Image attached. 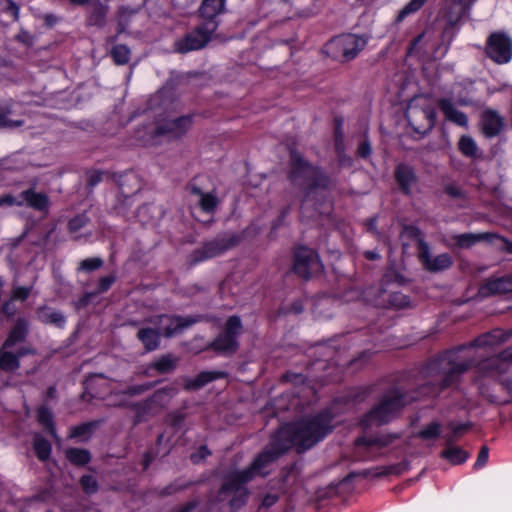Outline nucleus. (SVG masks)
I'll list each match as a JSON object with an SVG mask.
<instances>
[{
  "label": "nucleus",
  "mask_w": 512,
  "mask_h": 512,
  "mask_svg": "<svg viewBox=\"0 0 512 512\" xmlns=\"http://www.w3.org/2000/svg\"><path fill=\"white\" fill-rule=\"evenodd\" d=\"M509 334L502 330H493L475 339L467 346L445 352L431 361L427 374L434 378V383L440 389L449 387L457 382L460 375L473 365H481L483 369L494 368L499 360L512 362V348L501 352L497 357H491L495 346L504 343Z\"/></svg>",
  "instance_id": "obj_1"
},
{
  "label": "nucleus",
  "mask_w": 512,
  "mask_h": 512,
  "mask_svg": "<svg viewBox=\"0 0 512 512\" xmlns=\"http://www.w3.org/2000/svg\"><path fill=\"white\" fill-rule=\"evenodd\" d=\"M288 450V442L283 443L275 433L259 453L251 465L241 471L229 473L223 480L222 486L216 496V503L221 512H235L240 509L248 497L245 484L256 476H265L269 473L268 467Z\"/></svg>",
  "instance_id": "obj_2"
},
{
  "label": "nucleus",
  "mask_w": 512,
  "mask_h": 512,
  "mask_svg": "<svg viewBox=\"0 0 512 512\" xmlns=\"http://www.w3.org/2000/svg\"><path fill=\"white\" fill-rule=\"evenodd\" d=\"M331 422V414L324 411L283 426L276 434L283 443L288 442V449L294 446L301 452L324 439L333 429Z\"/></svg>",
  "instance_id": "obj_3"
},
{
  "label": "nucleus",
  "mask_w": 512,
  "mask_h": 512,
  "mask_svg": "<svg viewBox=\"0 0 512 512\" xmlns=\"http://www.w3.org/2000/svg\"><path fill=\"white\" fill-rule=\"evenodd\" d=\"M290 179L295 186L306 191L307 197L315 188H325L329 184V179L325 175L317 168L307 164L302 156L295 151L291 152Z\"/></svg>",
  "instance_id": "obj_4"
},
{
  "label": "nucleus",
  "mask_w": 512,
  "mask_h": 512,
  "mask_svg": "<svg viewBox=\"0 0 512 512\" xmlns=\"http://www.w3.org/2000/svg\"><path fill=\"white\" fill-rule=\"evenodd\" d=\"M410 402L399 390L386 394L380 403L372 408L362 419L365 428L379 426L389 422L396 414Z\"/></svg>",
  "instance_id": "obj_5"
},
{
  "label": "nucleus",
  "mask_w": 512,
  "mask_h": 512,
  "mask_svg": "<svg viewBox=\"0 0 512 512\" xmlns=\"http://www.w3.org/2000/svg\"><path fill=\"white\" fill-rule=\"evenodd\" d=\"M367 38L355 34H344L332 39L326 46L328 53L334 58L351 60L364 49Z\"/></svg>",
  "instance_id": "obj_6"
},
{
  "label": "nucleus",
  "mask_w": 512,
  "mask_h": 512,
  "mask_svg": "<svg viewBox=\"0 0 512 512\" xmlns=\"http://www.w3.org/2000/svg\"><path fill=\"white\" fill-rule=\"evenodd\" d=\"M218 27L217 21H205L203 24L189 32L182 39L175 42V49L179 53H187L202 49L210 41L212 34Z\"/></svg>",
  "instance_id": "obj_7"
},
{
  "label": "nucleus",
  "mask_w": 512,
  "mask_h": 512,
  "mask_svg": "<svg viewBox=\"0 0 512 512\" xmlns=\"http://www.w3.org/2000/svg\"><path fill=\"white\" fill-rule=\"evenodd\" d=\"M417 236V255L423 268L429 272L436 273L451 267L453 260L448 253L433 256L429 245L419 236V231L414 230Z\"/></svg>",
  "instance_id": "obj_8"
},
{
  "label": "nucleus",
  "mask_w": 512,
  "mask_h": 512,
  "mask_svg": "<svg viewBox=\"0 0 512 512\" xmlns=\"http://www.w3.org/2000/svg\"><path fill=\"white\" fill-rule=\"evenodd\" d=\"M242 329V323L238 316L227 319L225 330L211 344L210 347L220 353H234L238 348L237 336Z\"/></svg>",
  "instance_id": "obj_9"
},
{
  "label": "nucleus",
  "mask_w": 512,
  "mask_h": 512,
  "mask_svg": "<svg viewBox=\"0 0 512 512\" xmlns=\"http://www.w3.org/2000/svg\"><path fill=\"white\" fill-rule=\"evenodd\" d=\"M239 243V237L235 234H225L209 241L192 254L193 261L199 262L216 257Z\"/></svg>",
  "instance_id": "obj_10"
},
{
  "label": "nucleus",
  "mask_w": 512,
  "mask_h": 512,
  "mask_svg": "<svg viewBox=\"0 0 512 512\" xmlns=\"http://www.w3.org/2000/svg\"><path fill=\"white\" fill-rule=\"evenodd\" d=\"M486 53L498 64L507 63L512 58V40L503 33H493L488 38Z\"/></svg>",
  "instance_id": "obj_11"
},
{
  "label": "nucleus",
  "mask_w": 512,
  "mask_h": 512,
  "mask_svg": "<svg viewBox=\"0 0 512 512\" xmlns=\"http://www.w3.org/2000/svg\"><path fill=\"white\" fill-rule=\"evenodd\" d=\"M406 117L416 132H426L434 126L435 111L429 105L419 107L411 102L407 107Z\"/></svg>",
  "instance_id": "obj_12"
},
{
  "label": "nucleus",
  "mask_w": 512,
  "mask_h": 512,
  "mask_svg": "<svg viewBox=\"0 0 512 512\" xmlns=\"http://www.w3.org/2000/svg\"><path fill=\"white\" fill-rule=\"evenodd\" d=\"M294 270L302 278L308 279L322 270V264L312 249L300 247L295 252Z\"/></svg>",
  "instance_id": "obj_13"
},
{
  "label": "nucleus",
  "mask_w": 512,
  "mask_h": 512,
  "mask_svg": "<svg viewBox=\"0 0 512 512\" xmlns=\"http://www.w3.org/2000/svg\"><path fill=\"white\" fill-rule=\"evenodd\" d=\"M198 321L195 317H174L168 315H161L157 320V329L160 334L167 337L174 335L177 332L182 331L185 328L190 327Z\"/></svg>",
  "instance_id": "obj_14"
},
{
  "label": "nucleus",
  "mask_w": 512,
  "mask_h": 512,
  "mask_svg": "<svg viewBox=\"0 0 512 512\" xmlns=\"http://www.w3.org/2000/svg\"><path fill=\"white\" fill-rule=\"evenodd\" d=\"M496 239L501 242L500 247L507 250L509 253H512V242H509L505 238H502L497 235L492 234H472L465 233L453 236V239L456 241V244L460 248H469L473 246L475 243L483 240V239Z\"/></svg>",
  "instance_id": "obj_15"
},
{
  "label": "nucleus",
  "mask_w": 512,
  "mask_h": 512,
  "mask_svg": "<svg viewBox=\"0 0 512 512\" xmlns=\"http://www.w3.org/2000/svg\"><path fill=\"white\" fill-rule=\"evenodd\" d=\"M191 127V118L188 116L168 120L156 129L157 135H167L170 138H178L185 134Z\"/></svg>",
  "instance_id": "obj_16"
},
{
  "label": "nucleus",
  "mask_w": 512,
  "mask_h": 512,
  "mask_svg": "<svg viewBox=\"0 0 512 512\" xmlns=\"http://www.w3.org/2000/svg\"><path fill=\"white\" fill-rule=\"evenodd\" d=\"M482 132L486 137L497 136L504 127L503 118L494 110L487 109L481 116Z\"/></svg>",
  "instance_id": "obj_17"
},
{
  "label": "nucleus",
  "mask_w": 512,
  "mask_h": 512,
  "mask_svg": "<svg viewBox=\"0 0 512 512\" xmlns=\"http://www.w3.org/2000/svg\"><path fill=\"white\" fill-rule=\"evenodd\" d=\"M512 290V281L506 278H498L487 281L479 288L480 297L507 293Z\"/></svg>",
  "instance_id": "obj_18"
},
{
  "label": "nucleus",
  "mask_w": 512,
  "mask_h": 512,
  "mask_svg": "<svg viewBox=\"0 0 512 512\" xmlns=\"http://www.w3.org/2000/svg\"><path fill=\"white\" fill-rule=\"evenodd\" d=\"M226 0H203L199 8L200 16L205 21H216V17L225 11Z\"/></svg>",
  "instance_id": "obj_19"
},
{
  "label": "nucleus",
  "mask_w": 512,
  "mask_h": 512,
  "mask_svg": "<svg viewBox=\"0 0 512 512\" xmlns=\"http://www.w3.org/2000/svg\"><path fill=\"white\" fill-rule=\"evenodd\" d=\"M396 437L395 436H380V437H360L355 440V445L359 452L369 451L372 448L381 449L389 445Z\"/></svg>",
  "instance_id": "obj_20"
},
{
  "label": "nucleus",
  "mask_w": 512,
  "mask_h": 512,
  "mask_svg": "<svg viewBox=\"0 0 512 512\" xmlns=\"http://www.w3.org/2000/svg\"><path fill=\"white\" fill-rule=\"evenodd\" d=\"M11 348H4L2 345L0 349V368L4 371H14L19 368L18 358L25 355L28 351L21 349L17 354L10 351Z\"/></svg>",
  "instance_id": "obj_21"
},
{
  "label": "nucleus",
  "mask_w": 512,
  "mask_h": 512,
  "mask_svg": "<svg viewBox=\"0 0 512 512\" xmlns=\"http://www.w3.org/2000/svg\"><path fill=\"white\" fill-rule=\"evenodd\" d=\"M446 449L442 452V457L452 464L463 463L468 458V453L462 448L455 446L453 437L445 436Z\"/></svg>",
  "instance_id": "obj_22"
},
{
  "label": "nucleus",
  "mask_w": 512,
  "mask_h": 512,
  "mask_svg": "<svg viewBox=\"0 0 512 512\" xmlns=\"http://www.w3.org/2000/svg\"><path fill=\"white\" fill-rule=\"evenodd\" d=\"M439 106L444 113L446 119L456 123L459 126H466L468 123L467 116L457 110L454 104L448 99L439 100Z\"/></svg>",
  "instance_id": "obj_23"
},
{
  "label": "nucleus",
  "mask_w": 512,
  "mask_h": 512,
  "mask_svg": "<svg viewBox=\"0 0 512 512\" xmlns=\"http://www.w3.org/2000/svg\"><path fill=\"white\" fill-rule=\"evenodd\" d=\"M20 198L23 203L26 202L28 206L37 210H42L48 205L47 196L43 193L35 192L32 189L23 191L20 194Z\"/></svg>",
  "instance_id": "obj_24"
},
{
  "label": "nucleus",
  "mask_w": 512,
  "mask_h": 512,
  "mask_svg": "<svg viewBox=\"0 0 512 512\" xmlns=\"http://www.w3.org/2000/svg\"><path fill=\"white\" fill-rule=\"evenodd\" d=\"M27 333V322L24 319H18L12 328L8 338L3 343L4 348H12L16 343L22 342Z\"/></svg>",
  "instance_id": "obj_25"
},
{
  "label": "nucleus",
  "mask_w": 512,
  "mask_h": 512,
  "mask_svg": "<svg viewBox=\"0 0 512 512\" xmlns=\"http://www.w3.org/2000/svg\"><path fill=\"white\" fill-rule=\"evenodd\" d=\"M221 372H201L194 378H189L185 381V388L195 390L203 387L207 383L222 377Z\"/></svg>",
  "instance_id": "obj_26"
},
{
  "label": "nucleus",
  "mask_w": 512,
  "mask_h": 512,
  "mask_svg": "<svg viewBox=\"0 0 512 512\" xmlns=\"http://www.w3.org/2000/svg\"><path fill=\"white\" fill-rule=\"evenodd\" d=\"M159 336L160 333L158 329L143 328L138 332V338L148 351L154 350L158 347Z\"/></svg>",
  "instance_id": "obj_27"
},
{
  "label": "nucleus",
  "mask_w": 512,
  "mask_h": 512,
  "mask_svg": "<svg viewBox=\"0 0 512 512\" xmlns=\"http://www.w3.org/2000/svg\"><path fill=\"white\" fill-rule=\"evenodd\" d=\"M39 319L46 324H54L62 327L65 324V316L52 308H42L38 311Z\"/></svg>",
  "instance_id": "obj_28"
},
{
  "label": "nucleus",
  "mask_w": 512,
  "mask_h": 512,
  "mask_svg": "<svg viewBox=\"0 0 512 512\" xmlns=\"http://www.w3.org/2000/svg\"><path fill=\"white\" fill-rule=\"evenodd\" d=\"M396 179L401 188L408 192L412 184L415 182V175L410 167L400 165L396 170Z\"/></svg>",
  "instance_id": "obj_29"
},
{
  "label": "nucleus",
  "mask_w": 512,
  "mask_h": 512,
  "mask_svg": "<svg viewBox=\"0 0 512 512\" xmlns=\"http://www.w3.org/2000/svg\"><path fill=\"white\" fill-rule=\"evenodd\" d=\"M193 193L199 197V205L203 211L211 212L216 208L218 199L214 194L204 193L199 188H193Z\"/></svg>",
  "instance_id": "obj_30"
},
{
  "label": "nucleus",
  "mask_w": 512,
  "mask_h": 512,
  "mask_svg": "<svg viewBox=\"0 0 512 512\" xmlns=\"http://www.w3.org/2000/svg\"><path fill=\"white\" fill-rule=\"evenodd\" d=\"M177 359L172 355H164L151 364V367L159 373H168L176 367Z\"/></svg>",
  "instance_id": "obj_31"
},
{
  "label": "nucleus",
  "mask_w": 512,
  "mask_h": 512,
  "mask_svg": "<svg viewBox=\"0 0 512 512\" xmlns=\"http://www.w3.org/2000/svg\"><path fill=\"white\" fill-rule=\"evenodd\" d=\"M466 14V6L460 0H453L449 7L447 15L448 21L451 25L457 24L460 19Z\"/></svg>",
  "instance_id": "obj_32"
},
{
  "label": "nucleus",
  "mask_w": 512,
  "mask_h": 512,
  "mask_svg": "<svg viewBox=\"0 0 512 512\" xmlns=\"http://www.w3.org/2000/svg\"><path fill=\"white\" fill-rule=\"evenodd\" d=\"M458 147L465 156L473 158L478 156V146L470 136H462L459 140Z\"/></svg>",
  "instance_id": "obj_33"
},
{
  "label": "nucleus",
  "mask_w": 512,
  "mask_h": 512,
  "mask_svg": "<svg viewBox=\"0 0 512 512\" xmlns=\"http://www.w3.org/2000/svg\"><path fill=\"white\" fill-rule=\"evenodd\" d=\"M33 447L37 457L40 460L44 461L49 458L51 453V445L43 437L38 435L35 436Z\"/></svg>",
  "instance_id": "obj_34"
},
{
  "label": "nucleus",
  "mask_w": 512,
  "mask_h": 512,
  "mask_svg": "<svg viewBox=\"0 0 512 512\" xmlns=\"http://www.w3.org/2000/svg\"><path fill=\"white\" fill-rule=\"evenodd\" d=\"M67 459L76 464V465H84L89 462L90 454L85 449L78 448H70L66 451Z\"/></svg>",
  "instance_id": "obj_35"
},
{
  "label": "nucleus",
  "mask_w": 512,
  "mask_h": 512,
  "mask_svg": "<svg viewBox=\"0 0 512 512\" xmlns=\"http://www.w3.org/2000/svg\"><path fill=\"white\" fill-rule=\"evenodd\" d=\"M441 425L438 422H431L422 430H420L416 436L423 440H433L440 436Z\"/></svg>",
  "instance_id": "obj_36"
},
{
  "label": "nucleus",
  "mask_w": 512,
  "mask_h": 512,
  "mask_svg": "<svg viewBox=\"0 0 512 512\" xmlns=\"http://www.w3.org/2000/svg\"><path fill=\"white\" fill-rule=\"evenodd\" d=\"M111 55L118 65L126 64L130 59V50L125 45H117L111 50Z\"/></svg>",
  "instance_id": "obj_37"
},
{
  "label": "nucleus",
  "mask_w": 512,
  "mask_h": 512,
  "mask_svg": "<svg viewBox=\"0 0 512 512\" xmlns=\"http://www.w3.org/2000/svg\"><path fill=\"white\" fill-rule=\"evenodd\" d=\"M39 422L49 431V433L55 436V429L52 421V414L46 407H41L37 412Z\"/></svg>",
  "instance_id": "obj_38"
},
{
  "label": "nucleus",
  "mask_w": 512,
  "mask_h": 512,
  "mask_svg": "<svg viewBox=\"0 0 512 512\" xmlns=\"http://www.w3.org/2000/svg\"><path fill=\"white\" fill-rule=\"evenodd\" d=\"M11 113L9 107L0 109V128H16L23 125L22 120H10L8 115Z\"/></svg>",
  "instance_id": "obj_39"
},
{
  "label": "nucleus",
  "mask_w": 512,
  "mask_h": 512,
  "mask_svg": "<svg viewBox=\"0 0 512 512\" xmlns=\"http://www.w3.org/2000/svg\"><path fill=\"white\" fill-rule=\"evenodd\" d=\"M175 395L174 388H164L156 391L151 398V401L156 404L164 405Z\"/></svg>",
  "instance_id": "obj_40"
},
{
  "label": "nucleus",
  "mask_w": 512,
  "mask_h": 512,
  "mask_svg": "<svg viewBox=\"0 0 512 512\" xmlns=\"http://www.w3.org/2000/svg\"><path fill=\"white\" fill-rule=\"evenodd\" d=\"M427 0H411L398 14L397 20L402 21L407 15L418 11Z\"/></svg>",
  "instance_id": "obj_41"
},
{
  "label": "nucleus",
  "mask_w": 512,
  "mask_h": 512,
  "mask_svg": "<svg viewBox=\"0 0 512 512\" xmlns=\"http://www.w3.org/2000/svg\"><path fill=\"white\" fill-rule=\"evenodd\" d=\"M150 388L149 385H135L130 386L127 389L119 392H115L112 397H132L134 395L141 394Z\"/></svg>",
  "instance_id": "obj_42"
},
{
  "label": "nucleus",
  "mask_w": 512,
  "mask_h": 512,
  "mask_svg": "<svg viewBox=\"0 0 512 512\" xmlns=\"http://www.w3.org/2000/svg\"><path fill=\"white\" fill-rule=\"evenodd\" d=\"M103 265V261L101 258H88L84 259L80 262L79 269L85 271H93L100 268Z\"/></svg>",
  "instance_id": "obj_43"
},
{
  "label": "nucleus",
  "mask_w": 512,
  "mask_h": 512,
  "mask_svg": "<svg viewBox=\"0 0 512 512\" xmlns=\"http://www.w3.org/2000/svg\"><path fill=\"white\" fill-rule=\"evenodd\" d=\"M163 102H165V104H167V106L171 105V103H172L171 97L165 91L154 95L150 99L149 105H150L151 109H155L157 106L162 105Z\"/></svg>",
  "instance_id": "obj_44"
},
{
  "label": "nucleus",
  "mask_w": 512,
  "mask_h": 512,
  "mask_svg": "<svg viewBox=\"0 0 512 512\" xmlns=\"http://www.w3.org/2000/svg\"><path fill=\"white\" fill-rule=\"evenodd\" d=\"M80 483L82 485L83 490L86 493H94L97 490V481L96 479L91 475H84L82 476Z\"/></svg>",
  "instance_id": "obj_45"
},
{
  "label": "nucleus",
  "mask_w": 512,
  "mask_h": 512,
  "mask_svg": "<svg viewBox=\"0 0 512 512\" xmlns=\"http://www.w3.org/2000/svg\"><path fill=\"white\" fill-rule=\"evenodd\" d=\"M88 223V218L86 215L81 214L75 216L69 222V230L73 233L79 231L82 227H84Z\"/></svg>",
  "instance_id": "obj_46"
},
{
  "label": "nucleus",
  "mask_w": 512,
  "mask_h": 512,
  "mask_svg": "<svg viewBox=\"0 0 512 512\" xmlns=\"http://www.w3.org/2000/svg\"><path fill=\"white\" fill-rule=\"evenodd\" d=\"M449 428L452 431L451 434L447 436L453 437V442H455L458 438H460L468 429L470 428L469 424H449Z\"/></svg>",
  "instance_id": "obj_47"
},
{
  "label": "nucleus",
  "mask_w": 512,
  "mask_h": 512,
  "mask_svg": "<svg viewBox=\"0 0 512 512\" xmlns=\"http://www.w3.org/2000/svg\"><path fill=\"white\" fill-rule=\"evenodd\" d=\"M114 281H115V277L112 275L102 277L99 281V286H98L97 292L103 293V292L107 291L110 288V286L114 283Z\"/></svg>",
  "instance_id": "obj_48"
},
{
  "label": "nucleus",
  "mask_w": 512,
  "mask_h": 512,
  "mask_svg": "<svg viewBox=\"0 0 512 512\" xmlns=\"http://www.w3.org/2000/svg\"><path fill=\"white\" fill-rule=\"evenodd\" d=\"M23 204V201H21V198H15L14 196L7 194L2 197H0V207L7 205V206H21Z\"/></svg>",
  "instance_id": "obj_49"
},
{
  "label": "nucleus",
  "mask_w": 512,
  "mask_h": 512,
  "mask_svg": "<svg viewBox=\"0 0 512 512\" xmlns=\"http://www.w3.org/2000/svg\"><path fill=\"white\" fill-rule=\"evenodd\" d=\"M30 294V288L27 287H16L13 291V299L25 300Z\"/></svg>",
  "instance_id": "obj_50"
},
{
  "label": "nucleus",
  "mask_w": 512,
  "mask_h": 512,
  "mask_svg": "<svg viewBox=\"0 0 512 512\" xmlns=\"http://www.w3.org/2000/svg\"><path fill=\"white\" fill-rule=\"evenodd\" d=\"M488 460V448L486 446H483L478 454L477 460L475 462L476 468L483 467Z\"/></svg>",
  "instance_id": "obj_51"
},
{
  "label": "nucleus",
  "mask_w": 512,
  "mask_h": 512,
  "mask_svg": "<svg viewBox=\"0 0 512 512\" xmlns=\"http://www.w3.org/2000/svg\"><path fill=\"white\" fill-rule=\"evenodd\" d=\"M15 39L18 42H21V43H23L26 46H31L33 44V37L28 32H26V31L19 32L15 36Z\"/></svg>",
  "instance_id": "obj_52"
},
{
  "label": "nucleus",
  "mask_w": 512,
  "mask_h": 512,
  "mask_svg": "<svg viewBox=\"0 0 512 512\" xmlns=\"http://www.w3.org/2000/svg\"><path fill=\"white\" fill-rule=\"evenodd\" d=\"M278 501L277 494H267L263 497L261 505L265 508L273 506Z\"/></svg>",
  "instance_id": "obj_53"
},
{
  "label": "nucleus",
  "mask_w": 512,
  "mask_h": 512,
  "mask_svg": "<svg viewBox=\"0 0 512 512\" xmlns=\"http://www.w3.org/2000/svg\"><path fill=\"white\" fill-rule=\"evenodd\" d=\"M209 454V451L205 446H202L196 454L191 455V459L194 463L199 462L202 459H205Z\"/></svg>",
  "instance_id": "obj_54"
},
{
  "label": "nucleus",
  "mask_w": 512,
  "mask_h": 512,
  "mask_svg": "<svg viewBox=\"0 0 512 512\" xmlns=\"http://www.w3.org/2000/svg\"><path fill=\"white\" fill-rule=\"evenodd\" d=\"M370 152H371L370 144L367 141L362 142L358 148V154L361 157L365 158L370 154Z\"/></svg>",
  "instance_id": "obj_55"
},
{
  "label": "nucleus",
  "mask_w": 512,
  "mask_h": 512,
  "mask_svg": "<svg viewBox=\"0 0 512 512\" xmlns=\"http://www.w3.org/2000/svg\"><path fill=\"white\" fill-rule=\"evenodd\" d=\"M197 505L198 502L196 500H193L173 512H191L197 507Z\"/></svg>",
  "instance_id": "obj_56"
},
{
  "label": "nucleus",
  "mask_w": 512,
  "mask_h": 512,
  "mask_svg": "<svg viewBox=\"0 0 512 512\" xmlns=\"http://www.w3.org/2000/svg\"><path fill=\"white\" fill-rule=\"evenodd\" d=\"M181 488L175 484H171V485H168L167 487L163 488L161 490V495L162 496H168V495H172L174 493H176L177 491H179Z\"/></svg>",
  "instance_id": "obj_57"
},
{
  "label": "nucleus",
  "mask_w": 512,
  "mask_h": 512,
  "mask_svg": "<svg viewBox=\"0 0 512 512\" xmlns=\"http://www.w3.org/2000/svg\"><path fill=\"white\" fill-rule=\"evenodd\" d=\"M89 430H90V425H88V424H86V425H82V426H79V427H76V428L73 430L72 436H74V437H78V436L84 435V434H85V433H87Z\"/></svg>",
  "instance_id": "obj_58"
},
{
  "label": "nucleus",
  "mask_w": 512,
  "mask_h": 512,
  "mask_svg": "<svg viewBox=\"0 0 512 512\" xmlns=\"http://www.w3.org/2000/svg\"><path fill=\"white\" fill-rule=\"evenodd\" d=\"M445 192L453 197H459L461 195V191L453 185H449L445 188Z\"/></svg>",
  "instance_id": "obj_59"
},
{
  "label": "nucleus",
  "mask_w": 512,
  "mask_h": 512,
  "mask_svg": "<svg viewBox=\"0 0 512 512\" xmlns=\"http://www.w3.org/2000/svg\"><path fill=\"white\" fill-rule=\"evenodd\" d=\"M2 311L7 314L8 316H11L13 315L14 313V310H13V307H12V302L9 301V302H6L4 303L3 307H2Z\"/></svg>",
  "instance_id": "obj_60"
},
{
  "label": "nucleus",
  "mask_w": 512,
  "mask_h": 512,
  "mask_svg": "<svg viewBox=\"0 0 512 512\" xmlns=\"http://www.w3.org/2000/svg\"><path fill=\"white\" fill-rule=\"evenodd\" d=\"M303 305L301 302H296L292 305L291 307V311L294 312L295 314H299L303 311Z\"/></svg>",
  "instance_id": "obj_61"
},
{
  "label": "nucleus",
  "mask_w": 512,
  "mask_h": 512,
  "mask_svg": "<svg viewBox=\"0 0 512 512\" xmlns=\"http://www.w3.org/2000/svg\"><path fill=\"white\" fill-rule=\"evenodd\" d=\"M365 257L369 260H376V259H379V254L375 251H366L365 253Z\"/></svg>",
  "instance_id": "obj_62"
},
{
  "label": "nucleus",
  "mask_w": 512,
  "mask_h": 512,
  "mask_svg": "<svg viewBox=\"0 0 512 512\" xmlns=\"http://www.w3.org/2000/svg\"><path fill=\"white\" fill-rule=\"evenodd\" d=\"M150 209H152V207L149 206V205H144V206L140 207L139 210H138L139 217L142 219L143 215L145 213L149 212Z\"/></svg>",
  "instance_id": "obj_63"
},
{
  "label": "nucleus",
  "mask_w": 512,
  "mask_h": 512,
  "mask_svg": "<svg viewBox=\"0 0 512 512\" xmlns=\"http://www.w3.org/2000/svg\"><path fill=\"white\" fill-rule=\"evenodd\" d=\"M101 180V176L99 174H93L90 176L89 183L91 185H95Z\"/></svg>",
  "instance_id": "obj_64"
}]
</instances>
